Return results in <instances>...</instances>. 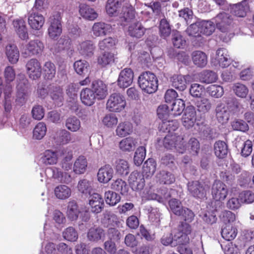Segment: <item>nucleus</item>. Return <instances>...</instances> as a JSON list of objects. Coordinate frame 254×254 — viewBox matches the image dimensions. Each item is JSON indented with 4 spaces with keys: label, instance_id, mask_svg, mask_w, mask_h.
Returning a JSON list of instances; mask_svg holds the SVG:
<instances>
[{
    "label": "nucleus",
    "instance_id": "nucleus-1",
    "mask_svg": "<svg viewBox=\"0 0 254 254\" xmlns=\"http://www.w3.org/2000/svg\"><path fill=\"white\" fill-rule=\"evenodd\" d=\"M138 83L142 91L147 94H153L158 89V79L155 74L149 71L141 73L138 78Z\"/></svg>",
    "mask_w": 254,
    "mask_h": 254
},
{
    "label": "nucleus",
    "instance_id": "nucleus-2",
    "mask_svg": "<svg viewBox=\"0 0 254 254\" xmlns=\"http://www.w3.org/2000/svg\"><path fill=\"white\" fill-rule=\"evenodd\" d=\"M213 20L217 29L223 33L228 35V38L223 39L224 42H228L233 36V34L231 32L233 27V19L231 15L229 13L222 12L218 13Z\"/></svg>",
    "mask_w": 254,
    "mask_h": 254
},
{
    "label": "nucleus",
    "instance_id": "nucleus-3",
    "mask_svg": "<svg viewBox=\"0 0 254 254\" xmlns=\"http://www.w3.org/2000/svg\"><path fill=\"white\" fill-rule=\"evenodd\" d=\"M183 139L182 137L175 134H169L166 135L162 141L159 138L157 141L159 143H162L167 149H175L180 153H183L185 149Z\"/></svg>",
    "mask_w": 254,
    "mask_h": 254
},
{
    "label": "nucleus",
    "instance_id": "nucleus-4",
    "mask_svg": "<svg viewBox=\"0 0 254 254\" xmlns=\"http://www.w3.org/2000/svg\"><path fill=\"white\" fill-rule=\"evenodd\" d=\"M187 188L191 196L201 199L206 197L209 187L202 181H192L188 183Z\"/></svg>",
    "mask_w": 254,
    "mask_h": 254
},
{
    "label": "nucleus",
    "instance_id": "nucleus-5",
    "mask_svg": "<svg viewBox=\"0 0 254 254\" xmlns=\"http://www.w3.org/2000/svg\"><path fill=\"white\" fill-rule=\"evenodd\" d=\"M126 106L125 96L120 93L111 94L106 103V108L112 112H120Z\"/></svg>",
    "mask_w": 254,
    "mask_h": 254
},
{
    "label": "nucleus",
    "instance_id": "nucleus-6",
    "mask_svg": "<svg viewBox=\"0 0 254 254\" xmlns=\"http://www.w3.org/2000/svg\"><path fill=\"white\" fill-rule=\"evenodd\" d=\"M17 94L16 102L19 105L26 102V96L28 86V81L24 74H19L16 79Z\"/></svg>",
    "mask_w": 254,
    "mask_h": 254
},
{
    "label": "nucleus",
    "instance_id": "nucleus-7",
    "mask_svg": "<svg viewBox=\"0 0 254 254\" xmlns=\"http://www.w3.org/2000/svg\"><path fill=\"white\" fill-rule=\"evenodd\" d=\"M201 27L199 21L191 23L186 30V32L189 36L193 37L192 42L196 46H200L204 42V39L201 36Z\"/></svg>",
    "mask_w": 254,
    "mask_h": 254
},
{
    "label": "nucleus",
    "instance_id": "nucleus-8",
    "mask_svg": "<svg viewBox=\"0 0 254 254\" xmlns=\"http://www.w3.org/2000/svg\"><path fill=\"white\" fill-rule=\"evenodd\" d=\"M226 185L220 180L214 181L211 188V194L214 199H225L228 195Z\"/></svg>",
    "mask_w": 254,
    "mask_h": 254
},
{
    "label": "nucleus",
    "instance_id": "nucleus-9",
    "mask_svg": "<svg viewBox=\"0 0 254 254\" xmlns=\"http://www.w3.org/2000/svg\"><path fill=\"white\" fill-rule=\"evenodd\" d=\"M134 73L130 68H125L122 70L117 81L120 88H125L129 86L132 83Z\"/></svg>",
    "mask_w": 254,
    "mask_h": 254
},
{
    "label": "nucleus",
    "instance_id": "nucleus-10",
    "mask_svg": "<svg viewBox=\"0 0 254 254\" xmlns=\"http://www.w3.org/2000/svg\"><path fill=\"white\" fill-rule=\"evenodd\" d=\"M144 177L143 174L137 171H133L130 174L128 182L132 190L137 191L143 189L145 185Z\"/></svg>",
    "mask_w": 254,
    "mask_h": 254
},
{
    "label": "nucleus",
    "instance_id": "nucleus-11",
    "mask_svg": "<svg viewBox=\"0 0 254 254\" xmlns=\"http://www.w3.org/2000/svg\"><path fill=\"white\" fill-rule=\"evenodd\" d=\"M26 68L29 78L32 80H36L41 77V66L37 59L30 60L27 63Z\"/></svg>",
    "mask_w": 254,
    "mask_h": 254
},
{
    "label": "nucleus",
    "instance_id": "nucleus-12",
    "mask_svg": "<svg viewBox=\"0 0 254 254\" xmlns=\"http://www.w3.org/2000/svg\"><path fill=\"white\" fill-rule=\"evenodd\" d=\"M89 195V204L91 207V211L96 214L101 212L104 206L102 196L97 193H91Z\"/></svg>",
    "mask_w": 254,
    "mask_h": 254
},
{
    "label": "nucleus",
    "instance_id": "nucleus-13",
    "mask_svg": "<svg viewBox=\"0 0 254 254\" xmlns=\"http://www.w3.org/2000/svg\"><path fill=\"white\" fill-rule=\"evenodd\" d=\"M91 88L98 100L105 99L108 94L107 85L100 79L93 80L91 84Z\"/></svg>",
    "mask_w": 254,
    "mask_h": 254
},
{
    "label": "nucleus",
    "instance_id": "nucleus-14",
    "mask_svg": "<svg viewBox=\"0 0 254 254\" xmlns=\"http://www.w3.org/2000/svg\"><path fill=\"white\" fill-rule=\"evenodd\" d=\"M191 232V227L187 222H182L178 227V232L175 234V238L179 243H187L189 241L188 235Z\"/></svg>",
    "mask_w": 254,
    "mask_h": 254
},
{
    "label": "nucleus",
    "instance_id": "nucleus-15",
    "mask_svg": "<svg viewBox=\"0 0 254 254\" xmlns=\"http://www.w3.org/2000/svg\"><path fill=\"white\" fill-rule=\"evenodd\" d=\"M114 170L109 164L104 165L100 168L97 173L98 181L101 183H108L113 178Z\"/></svg>",
    "mask_w": 254,
    "mask_h": 254
},
{
    "label": "nucleus",
    "instance_id": "nucleus-16",
    "mask_svg": "<svg viewBox=\"0 0 254 254\" xmlns=\"http://www.w3.org/2000/svg\"><path fill=\"white\" fill-rule=\"evenodd\" d=\"M28 16V23L33 29H40L45 22V19L41 14L30 11Z\"/></svg>",
    "mask_w": 254,
    "mask_h": 254
},
{
    "label": "nucleus",
    "instance_id": "nucleus-17",
    "mask_svg": "<svg viewBox=\"0 0 254 254\" xmlns=\"http://www.w3.org/2000/svg\"><path fill=\"white\" fill-rule=\"evenodd\" d=\"M186 77L182 74H174L170 77L171 86L180 91H184L188 83Z\"/></svg>",
    "mask_w": 254,
    "mask_h": 254
},
{
    "label": "nucleus",
    "instance_id": "nucleus-18",
    "mask_svg": "<svg viewBox=\"0 0 254 254\" xmlns=\"http://www.w3.org/2000/svg\"><path fill=\"white\" fill-rule=\"evenodd\" d=\"M105 234V231L102 228L99 226H94L88 230L87 237L89 241L97 242L104 240Z\"/></svg>",
    "mask_w": 254,
    "mask_h": 254
},
{
    "label": "nucleus",
    "instance_id": "nucleus-19",
    "mask_svg": "<svg viewBox=\"0 0 254 254\" xmlns=\"http://www.w3.org/2000/svg\"><path fill=\"white\" fill-rule=\"evenodd\" d=\"M230 10L235 16L244 17L249 10V6L247 1L244 0L237 4L231 5Z\"/></svg>",
    "mask_w": 254,
    "mask_h": 254
},
{
    "label": "nucleus",
    "instance_id": "nucleus-20",
    "mask_svg": "<svg viewBox=\"0 0 254 254\" xmlns=\"http://www.w3.org/2000/svg\"><path fill=\"white\" fill-rule=\"evenodd\" d=\"M48 91L51 98L58 106H61L63 104L64 97L63 90L60 86L50 84L48 86Z\"/></svg>",
    "mask_w": 254,
    "mask_h": 254
},
{
    "label": "nucleus",
    "instance_id": "nucleus-21",
    "mask_svg": "<svg viewBox=\"0 0 254 254\" xmlns=\"http://www.w3.org/2000/svg\"><path fill=\"white\" fill-rule=\"evenodd\" d=\"M125 0H107L106 4V10L108 14L110 16L117 15Z\"/></svg>",
    "mask_w": 254,
    "mask_h": 254
},
{
    "label": "nucleus",
    "instance_id": "nucleus-22",
    "mask_svg": "<svg viewBox=\"0 0 254 254\" xmlns=\"http://www.w3.org/2000/svg\"><path fill=\"white\" fill-rule=\"evenodd\" d=\"M13 25L17 34L21 39L25 40L29 38L25 22L23 19L13 20Z\"/></svg>",
    "mask_w": 254,
    "mask_h": 254
},
{
    "label": "nucleus",
    "instance_id": "nucleus-23",
    "mask_svg": "<svg viewBox=\"0 0 254 254\" xmlns=\"http://www.w3.org/2000/svg\"><path fill=\"white\" fill-rule=\"evenodd\" d=\"M95 46L91 41L82 42L78 48L80 54L85 58H90L94 55Z\"/></svg>",
    "mask_w": 254,
    "mask_h": 254
},
{
    "label": "nucleus",
    "instance_id": "nucleus-24",
    "mask_svg": "<svg viewBox=\"0 0 254 254\" xmlns=\"http://www.w3.org/2000/svg\"><path fill=\"white\" fill-rule=\"evenodd\" d=\"M79 12L83 18L91 21L96 19L98 15L93 8L84 3L79 4Z\"/></svg>",
    "mask_w": 254,
    "mask_h": 254
},
{
    "label": "nucleus",
    "instance_id": "nucleus-25",
    "mask_svg": "<svg viewBox=\"0 0 254 254\" xmlns=\"http://www.w3.org/2000/svg\"><path fill=\"white\" fill-rule=\"evenodd\" d=\"M221 247L225 254H238L240 250L244 249L245 244H233L230 242H224L221 244Z\"/></svg>",
    "mask_w": 254,
    "mask_h": 254
},
{
    "label": "nucleus",
    "instance_id": "nucleus-26",
    "mask_svg": "<svg viewBox=\"0 0 254 254\" xmlns=\"http://www.w3.org/2000/svg\"><path fill=\"white\" fill-rule=\"evenodd\" d=\"M97 98L96 95L92 89L85 88L80 92V99L82 103L85 105L90 106L95 102Z\"/></svg>",
    "mask_w": 254,
    "mask_h": 254
},
{
    "label": "nucleus",
    "instance_id": "nucleus-27",
    "mask_svg": "<svg viewBox=\"0 0 254 254\" xmlns=\"http://www.w3.org/2000/svg\"><path fill=\"white\" fill-rule=\"evenodd\" d=\"M80 211L77 203L75 200H71L68 202L66 214L67 218L71 221L77 220Z\"/></svg>",
    "mask_w": 254,
    "mask_h": 254
},
{
    "label": "nucleus",
    "instance_id": "nucleus-28",
    "mask_svg": "<svg viewBox=\"0 0 254 254\" xmlns=\"http://www.w3.org/2000/svg\"><path fill=\"white\" fill-rule=\"evenodd\" d=\"M227 53L228 52L225 48H219L216 51V58L219 65L223 68L228 67L231 63V59Z\"/></svg>",
    "mask_w": 254,
    "mask_h": 254
},
{
    "label": "nucleus",
    "instance_id": "nucleus-29",
    "mask_svg": "<svg viewBox=\"0 0 254 254\" xmlns=\"http://www.w3.org/2000/svg\"><path fill=\"white\" fill-rule=\"evenodd\" d=\"M5 54L9 63L11 64L17 63L19 58V50L14 44H9L5 47Z\"/></svg>",
    "mask_w": 254,
    "mask_h": 254
},
{
    "label": "nucleus",
    "instance_id": "nucleus-30",
    "mask_svg": "<svg viewBox=\"0 0 254 254\" xmlns=\"http://www.w3.org/2000/svg\"><path fill=\"white\" fill-rule=\"evenodd\" d=\"M221 233L222 237L227 242H230L236 238L238 230L235 226L229 224L222 227Z\"/></svg>",
    "mask_w": 254,
    "mask_h": 254
},
{
    "label": "nucleus",
    "instance_id": "nucleus-31",
    "mask_svg": "<svg viewBox=\"0 0 254 254\" xmlns=\"http://www.w3.org/2000/svg\"><path fill=\"white\" fill-rule=\"evenodd\" d=\"M214 154L219 159L225 158L228 152V145L222 140L216 141L213 145Z\"/></svg>",
    "mask_w": 254,
    "mask_h": 254
},
{
    "label": "nucleus",
    "instance_id": "nucleus-32",
    "mask_svg": "<svg viewBox=\"0 0 254 254\" xmlns=\"http://www.w3.org/2000/svg\"><path fill=\"white\" fill-rule=\"evenodd\" d=\"M112 29L110 24L104 22H97L92 27L93 34L96 36H102L106 35Z\"/></svg>",
    "mask_w": 254,
    "mask_h": 254
},
{
    "label": "nucleus",
    "instance_id": "nucleus-33",
    "mask_svg": "<svg viewBox=\"0 0 254 254\" xmlns=\"http://www.w3.org/2000/svg\"><path fill=\"white\" fill-rule=\"evenodd\" d=\"M191 58L193 63L197 67H203L207 64V57L202 51H193L191 54Z\"/></svg>",
    "mask_w": 254,
    "mask_h": 254
},
{
    "label": "nucleus",
    "instance_id": "nucleus-34",
    "mask_svg": "<svg viewBox=\"0 0 254 254\" xmlns=\"http://www.w3.org/2000/svg\"><path fill=\"white\" fill-rule=\"evenodd\" d=\"M156 162L153 158L148 159L144 163L142 168V174L146 178L153 175L156 170Z\"/></svg>",
    "mask_w": 254,
    "mask_h": 254
},
{
    "label": "nucleus",
    "instance_id": "nucleus-35",
    "mask_svg": "<svg viewBox=\"0 0 254 254\" xmlns=\"http://www.w3.org/2000/svg\"><path fill=\"white\" fill-rule=\"evenodd\" d=\"M40 161L45 165L55 164L58 161L57 153L51 150H47L42 154Z\"/></svg>",
    "mask_w": 254,
    "mask_h": 254
},
{
    "label": "nucleus",
    "instance_id": "nucleus-36",
    "mask_svg": "<svg viewBox=\"0 0 254 254\" xmlns=\"http://www.w3.org/2000/svg\"><path fill=\"white\" fill-rule=\"evenodd\" d=\"M146 29L139 22L132 23L128 27L129 35L136 38H141L145 33Z\"/></svg>",
    "mask_w": 254,
    "mask_h": 254
},
{
    "label": "nucleus",
    "instance_id": "nucleus-37",
    "mask_svg": "<svg viewBox=\"0 0 254 254\" xmlns=\"http://www.w3.org/2000/svg\"><path fill=\"white\" fill-rule=\"evenodd\" d=\"M137 144L136 139L128 137L122 140L119 144L120 149L123 151L130 152L133 151Z\"/></svg>",
    "mask_w": 254,
    "mask_h": 254
},
{
    "label": "nucleus",
    "instance_id": "nucleus-38",
    "mask_svg": "<svg viewBox=\"0 0 254 254\" xmlns=\"http://www.w3.org/2000/svg\"><path fill=\"white\" fill-rule=\"evenodd\" d=\"M179 124L177 120H167L162 121L160 124L159 128L160 131L171 133L178 129Z\"/></svg>",
    "mask_w": 254,
    "mask_h": 254
},
{
    "label": "nucleus",
    "instance_id": "nucleus-39",
    "mask_svg": "<svg viewBox=\"0 0 254 254\" xmlns=\"http://www.w3.org/2000/svg\"><path fill=\"white\" fill-rule=\"evenodd\" d=\"M217 78L216 73L210 70H204L199 74V79L202 83H211L215 82Z\"/></svg>",
    "mask_w": 254,
    "mask_h": 254
},
{
    "label": "nucleus",
    "instance_id": "nucleus-40",
    "mask_svg": "<svg viewBox=\"0 0 254 254\" xmlns=\"http://www.w3.org/2000/svg\"><path fill=\"white\" fill-rule=\"evenodd\" d=\"M112 190L119 192L122 195H127L128 190V187L127 183L121 179L114 180L111 184Z\"/></svg>",
    "mask_w": 254,
    "mask_h": 254
},
{
    "label": "nucleus",
    "instance_id": "nucleus-41",
    "mask_svg": "<svg viewBox=\"0 0 254 254\" xmlns=\"http://www.w3.org/2000/svg\"><path fill=\"white\" fill-rule=\"evenodd\" d=\"M114 62V55L109 51L102 52L97 58V63L102 67H105Z\"/></svg>",
    "mask_w": 254,
    "mask_h": 254
},
{
    "label": "nucleus",
    "instance_id": "nucleus-42",
    "mask_svg": "<svg viewBox=\"0 0 254 254\" xmlns=\"http://www.w3.org/2000/svg\"><path fill=\"white\" fill-rule=\"evenodd\" d=\"M44 45L42 42L38 40L30 41L27 46V50L29 54L37 55L42 53Z\"/></svg>",
    "mask_w": 254,
    "mask_h": 254
},
{
    "label": "nucleus",
    "instance_id": "nucleus-43",
    "mask_svg": "<svg viewBox=\"0 0 254 254\" xmlns=\"http://www.w3.org/2000/svg\"><path fill=\"white\" fill-rule=\"evenodd\" d=\"M55 139L58 144H65L71 141V134L65 129H61L57 131Z\"/></svg>",
    "mask_w": 254,
    "mask_h": 254
},
{
    "label": "nucleus",
    "instance_id": "nucleus-44",
    "mask_svg": "<svg viewBox=\"0 0 254 254\" xmlns=\"http://www.w3.org/2000/svg\"><path fill=\"white\" fill-rule=\"evenodd\" d=\"M216 116L220 123L227 122L229 119V113L222 103L218 104L216 108Z\"/></svg>",
    "mask_w": 254,
    "mask_h": 254
},
{
    "label": "nucleus",
    "instance_id": "nucleus-45",
    "mask_svg": "<svg viewBox=\"0 0 254 254\" xmlns=\"http://www.w3.org/2000/svg\"><path fill=\"white\" fill-rule=\"evenodd\" d=\"M157 178L161 184L170 185L175 181L174 175L171 172L162 170L157 175Z\"/></svg>",
    "mask_w": 254,
    "mask_h": 254
},
{
    "label": "nucleus",
    "instance_id": "nucleus-46",
    "mask_svg": "<svg viewBox=\"0 0 254 254\" xmlns=\"http://www.w3.org/2000/svg\"><path fill=\"white\" fill-rule=\"evenodd\" d=\"M171 115L178 116L183 113L185 109V102L181 99H178L173 102L170 105Z\"/></svg>",
    "mask_w": 254,
    "mask_h": 254
},
{
    "label": "nucleus",
    "instance_id": "nucleus-47",
    "mask_svg": "<svg viewBox=\"0 0 254 254\" xmlns=\"http://www.w3.org/2000/svg\"><path fill=\"white\" fill-rule=\"evenodd\" d=\"M87 162L86 159L83 156H79L74 162L73 171L76 174H84L87 169Z\"/></svg>",
    "mask_w": 254,
    "mask_h": 254
},
{
    "label": "nucleus",
    "instance_id": "nucleus-48",
    "mask_svg": "<svg viewBox=\"0 0 254 254\" xmlns=\"http://www.w3.org/2000/svg\"><path fill=\"white\" fill-rule=\"evenodd\" d=\"M133 130V127L129 122H126L119 124L116 129V134L120 137H124L130 134Z\"/></svg>",
    "mask_w": 254,
    "mask_h": 254
},
{
    "label": "nucleus",
    "instance_id": "nucleus-49",
    "mask_svg": "<svg viewBox=\"0 0 254 254\" xmlns=\"http://www.w3.org/2000/svg\"><path fill=\"white\" fill-rule=\"evenodd\" d=\"M54 192L58 198L65 199L70 196L71 190L67 186L61 185L55 188Z\"/></svg>",
    "mask_w": 254,
    "mask_h": 254
},
{
    "label": "nucleus",
    "instance_id": "nucleus-50",
    "mask_svg": "<svg viewBox=\"0 0 254 254\" xmlns=\"http://www.w3.org/2000/svg\"><path fill=\"white\" fill-rule=\"evenodd\" d=\"M169 210L177 216L181 215L184 206L182 202L176 198H171L168 202Z\"/></svg>",
    "mask_w": 254,
    "mask_h": 254
},
{
    "label": "nucleus",
    "instance_id": "nucleus-51",
    "mask_svg": "<svg viewBox=\"0 0 254 254\" xmlns=\"http://www.w3.org/2000/svg\"><path fill=\"white\" fill-rule=\"evenodd\" d=\"M65 126L68 130L75 132L80 129L81 123L76 117L70 116L66 119Z\"/></svg>",
    "mask_w": 254,
    "mask_h": 254
},
{
    "label": "nucleus",
    "instance_id": "nucleus-52",
    "mask_svg": "<svg viewBox=\"0 0 254 254\" xmlns=\"http://www.w3.org/2000/svg\"><path fill=\"white\" fill-rule=\"evenodd\" d=\"M73 67L78 74L85 75L88 72L89 64L85 60H79L74 63Z\"/></svg>",
    "mask_w": 254,
    "mask_h": 254
},
{
    "label": "nucleus",
    "instance_id": "nucleus-53",
    "mask_svg": "<svg viewBox=\"0 0 254 254\" xmlns=\"http://www.w3.org/2000/svg\"><path fill=\"white\" fill-rule=\"evenodd\" d=\"M174 190L168 189L166 187H161L158 190L159 194H154L152 198L157 200L159 202H163L164 200H167L171 196V191Z\"/></svg>",
    "mask_w": 254,
    "mask_h": 254
},
{
    "label": "nucleus",
    "instance_id": "nucleus-54",
    "mask_svg": "<svg viewBox=\"0 0 254 254\" xmlns=\"http://www.w3.org/2000/svg\"><path fill=\"white\" fill-rule=\"evenodd\" d=\"M199 22L202 34L209 36L214 32L215 26L213 22L210 20H201Z\"/></svg>",
    "mask_w": 254,
    "mask_h": 254
},
{
    "label": "nucleus",
    "instance_id": "nucleus-55",
    "mask_svg": "<svg viewBox=\"0 0 254 254\" xmlns=\"http://www.w3.org/2000/svg\"><path fill=\"white\" fill-rule=\"evenodd\" d=\"M104 198L106 203L111 206L115 205L119 202L121 200L120 195L112 190L106 191Z\"/></svg>",
    "mask_w": 254,
    "mask_h": 254
},
{
    "label": "nucleus",
    "instance_id": "nucleus-56",
    "mask_svg": "<svg viewBox=\"0 0 254 254\" xmlns=\"http://www.w3.org/2000/svg\"><path fill=\"white\" fill-rule=\"evenodd\" d=\"M44 77L52 80L55 76L56 69L55 64L51 62H46L43 67Z\"/></svg>",
    "mask_w": 254,
    "mask_h": 254
},
{
    "label": "nucleus",
    "instance_id": "nucleus-57",
    "mask_svg": "<svg viewBox=\"0 0 254 254\" xmlns=\"http://www.w3.org/2000/svg\"><path fill=\"white\" fill-rule=\"evenodd\" d=\"M102 222L104 224H107L112 226L118 225V223H120L118 217L109 211H105L103 213Z\"/></svg>",
    "mask_w": 254,
    "mask_h": 254
},
{
    "label": "nucleus",
    "instance_id": "nucleus-58",
    "mask_svg": "<svg viewBox=\"0 0 254 254\" xmlns=\"http://www.w3.org/2000/svg\"><path fill=\"white\" fill-rule=\"evenodd\" d=\"M77 189L79 192L85 195H90L92 190L91 182L87 179L80 180L77 185Z\"/></svg>",
    "mask_w": 254,
    "mask_h": 254
},
{
    "label": "nucleus",
    "instance_id": "nucleus-59",
    "mask_svg": "<svg viewBox=\"0 0 254 254\" xmlns=\"http://www.w3.org/2000/svg\"><path fill=\"white\" fill-rule=\"evenodd\" d=\"M171 27L166 19H162L159 24V34L160 36L165 39L170 36L171 33Z\"/></svg>",
    "mask_w": 254,
    "mask_h": 254
},
{
    "label": "nucleus",
    "instance_id": "nucleus-60",
    "mask_svg": "<svg viewBox=\"0 0 254 254\" xmlns=\"http://www.w3.org/2000/svg\"><path fill=\"white\" fill-rule=\"evenodd\" d=\"M116 172L121 176H125L129 173V166L127 161L124 159H119L116 162Z\"/></svg>",
    "mask_w": 254,
    "mask_h": 254
},
{
    "label": "nucleus",
    "instance_id": "nucleus-61",
    "mask_svg": "<svg viewBox=\"0 0 254 254\" xmlns=\"http://www.w3.org/2000/svg\"><path fill=\"white\" fill-rule=\"evenodd\" d=\"M146 156V149L144 146H139L136 150L133 157V162L137 166H140Z\"/></svg>",
    "mask_w": 254,
    "mask_h": 254
},
{
    "label": "nucleus",
    "instance_id": "nucleus-62",
    "mask_svg": "<svg viewBox=\"0 0 254 254\" xmlns=\"http://www.w3.org/2000/svg\"><path fill=\"white\" fill-rule=\"evenodd\" d=\"M172 41L174 47L177 48H183L186 45V40L178 31H173Z\"/></svg>",
    "mask_w": 254,
    "mask_h": 254
},
{
    "label": "nucleus",
    "instance_id": "nucleus-63",
    "mask_svg": "<svg viewBox=\"0 0 254 254\" xmlns=\"http://www.w3.org/2000/svg\"><path fill=\"white\" fill-rule=\"evenodd\" d=\"M207 93L211 97L215 98H220L224 94L223 88L220 85H211L206 89Z\"/></svg>",
    "mask_w": 254,
    "mask_h": 254
},
{
    "label": "nucleus",
    "instance_id": "nucleus-64",
    "mask_svg": "<svg viewBox=\"0 0 254 254\" xmlns=\"http://www.w3.org/2000/svg\"><path fill=\"white\" fill-rule=\"evenodd\" d=\"M46 131L45 124L43 122L39 123L33 130V137L36 139H41L45 135Z\"/></svg>",
    "mask_w": 254,
    "mask_h": 254
}]
</instances>
